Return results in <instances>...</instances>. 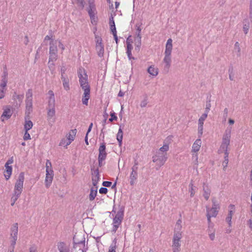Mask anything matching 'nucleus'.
Masks as SVG:
<instances>
[{
    "label": "nucleus",
    "mask_w": 252,
    "mask_h": 252,
    "mask_svg": "<svg viewBox=\"0 0 252 252\" xmlns=\"http://www.w3.org/2000/svg\"><path fill=\"white\" fill-rule=\"evenodd\" d=\"M79 83L84 91L82 101L83 104L87 106L90 98V86L89 84L88 75L84 69H79L78 71Z\"/></svg>",
    "instance_id": "nucleus-1"
},
{
    "label": "nucleus",
    "mask_w": 252,
    "mask_h": 252,
    "mask_svg": "<svg viewBox=\"0 0 252 252\" xmlns=\"http://www.w3.org/2000/svg\"><path fill=\"white\" fill-rule=\"evenodd\" d=\"M48 104L46 107L47 120L48 124L52 126L56 120L55 98L54 92L50 90L48 92Z\"/></svg>",
    "instance_id": "nucleus-2"
},
{
    "label": "nucleus",
    "mask_w": 252,
    "mask_h": 252,
    "mask_svg": "<svg viewBox=\"0 0 252 252\" xmlns=\"http://www.w3.org/2000/svg\"><path fill=\"white\" fill-rule=\"evenodd\" d=\"M231 133V128H227L225 130L224 134L223 135L222 143L219 150L220 152H224V159L222 162V166L223 167V170H224L227 167L228 163L229 153L227 151V148L230 144Z\"/></svg>",
    "instance_id": "nucleus-3"
},
{
    "label": "nucleus",
    "mask_w": 252,
    "mask_h": 252,
    "mask_svg": "<svg viewBox=\"0 0 252 252\" xmlns=\"http://www.w3.org/2000/svg\"><path fill=\"white\" fill-rule=\"evenodd\" d=\"M25 179V176L24 172H21L18 176L15 186L13 193L11 198V205L14 206L15 202L17 200L20 196L23 189V184Z\"/></svg>",
    "instance_id": "nucleus-4"
},
{
    "label": "nucleus",
    "mask_w": 252,
    "mask_h": 252,
    "mask_svg": "<svg viewBox=\"0 0 252 252\" xmlns=\"http://www.w3.org/2000/svg\"><path fill=\"white\" fill-rule=\"evenodd\" d=\"M172 39L169 38L166 42L165 46V50L164 52V57L163 62L164 63V70L166 72L169 71L171 63V52L172 50Z\"/></svg>",
    "instance_id": "nucleus-5"
},
{
    "label": "nucleus",
    "mask_w": 252,
    "mask_h": 252,
    "mask_svg": "<svg viewBox=\"0 0 252 252\" xmlns=\"http://www.w3.org/2000/svg\"><path fill=\"white\" fill-rule=\"evenodd\" d=\"M57 51V41L52 40L50 43V56L48 62L49 66L53 65V62L57 60L58 58Z\"/></svg>",
    "instance_id": "nucleus-6"
},
{
    "label": "nucleus",
    "mask_w": 252,
    "mask_h": 252,
    "mask_svg": "<svg viewBox=\"0 0 252 252\" xmlns=\"http://www.w3.org/2000/svg\"><path fill=\"white\" fill-rule=\"evenodd\" d=\"M167 159V153H161L157 151L152 157L153 161L156 163L158 168L164 165Z\"/></svg>",
    "instance_id": "nucleus-7"
},
{
    "label": "nucleus",
    "mask_w": 252,
    "mask_h": 252,
    "mask_svg": "<svg viewBox=\"0 0 252 252\" xmlns=\"http://www.w3.org/2000/svg\"><path fill=\"white\" fill-rule=\"evenodd\" d=\"M182 237L183 235H179V234H173L172 241L173 252H180Z\"/></svg>",
    "instance_id": "nucleus-8"
},
{
    "label": "nucleus",
    "mask_w": 252,
    "mask_h": 252,
    "mask_svg": "<svg viewBox=\"0 0 252 252\" xmlns=\"http://www.w3.org/2000/svg\"><path fill=\"white\" fill-rule=\"evenodd\" d=\"M124 217V209L121 208L117 213L115 217L113 219V226L112 229V232H116L118 227L121 224L122 221Z\"/></svg>",
    "instance_id": "nucleus-9"
},
{
    "label": "nucleus",
    "mask_w": 252,
    "mask_h": 252,
    "mask_svg": "<svg viewBox=\"0 0 252 252\" xmlns=\"http://www.w3.org/2000/svg\"><path fill=\"white\" fill-rule=\"evenodd\" d=\"M138 162L135 160L133 166L131 167V171L129 175V183L131 186H133L138 178Z\"/></svg>",
    "instance_id": "nucleus-10"
},
{
    "label": "nucleus",
    "mask_w": 252,
    "mask_h": 252,
    "mask_svg": "<svg viewBox=\"0 0 252 252\" xmlns=\"http://www.w3.org/2000/svg\"><path fill=\"white\" fill-rule=\"evenodd\" d=\"M213 204L212 208H210L208 207H206L207 214L211 215L214 217H216L220 208V204L218 203L217 200L213 198L212 200Z\"/></svg>",
    "instance_id": "nucleus-11"
},
{
    "label": "nucleus",
    "mask_w": 252,
    "mask_h": 252,
    "mask_svg": "<svg viewBox=\"0 0 252 252\" xmlns=\"http://www.w3.org/2000/svg\"><path fill=\"white\" fill-rule=\"evenodd\" d=\"M96 38V50L99 57H101L104 53V46L102 43V39L99 37H95Z\"/></svg>",
    "instance_id": "nucleus-12"
},
{
    "label": "nucleus",
    "mask_w": 252,
    "mask_h": 252,
    "mask_svg": "<svg viewBox=\"0 0 252 252\" xmlns=\"http://www.w3.org/2000/svg\"><path fill=\"white\" fill-rule=\"evenodd\" d=\"M207 116L208 114L204 113L201 116L198 120V133L200 136L202 135L203 133L204 122L207 118Z\"/></svg>",
    "instance_id": "nucleus-13"
},
{
    "label": "nucleus",
    "mask_w": 252,
    "mask_h": 252,
    "mask_svg": "<svg viewBox=\"0 0 252 252\" xmlns=\"http://www.w3.org/2000/svg\"><path fill=\"white\" fill-rule=\"evenodd\" d=\"M53 171L52 169H50V172H46L45 183L47 188H48L51 186L53 181Z\"/></svg>",
    "instance_id": "nucleus-14"
},
{
    "label": "nucleus",
    "mask_w": 252,
    "mask_h": 252,
    "mask_svg": "<svg viewBox=\"0 0 252 252\" xmlns=\"http://www.w3.org/2000/svg\"><path fill=\"white\" fill-rule=\"evenodd\" d=\"M92 183L94 187L96 186L99 179H100V175L99 173L98 169L97 168L92 172Z\"/></svg>",
    "instance_id": "nucleus-15"
},
{
    "label": "nucleus",
    "mask_w": 252,
    "mask_h": 252,
    "mask_svg": "<svg viewBox=\"0 0 252 252\" xmlns=\"http://www.w3.org/2000/svg\"><path fill=\"white\" fill-rule=\"evenodd\" d=\"M98 151V158H99L100 159H105L107 156V153L106 152V146L105 143H101Z\"/></svg>",
    "instance_id": "nucleus-16"
},
{
    "label": "nucleus",
    "mask_w": 252,
    "mask_h": 252,
    "mask_svg": "<svg viewBox=\"0 0 252 252\" xmlns=\"http://www.w3.org/2000/svg\"><path fill=\"white\" fill-rule=\"evenodd\" d=\"M89 9L88 10L89 15L96 14V11L94 0H89Z\"/></svg>",
    "instance_id": "nucleus-17"
},
{
    "label": "nucleus",
    "mask_w": 252,
    "mask_h": 252,
    "mask_svg": "<svg viewBox=\"0 0 252 252\" xmlns=\"http://www.w3.org/2000/svg\"><path fill=\"white\" fill-rule=\"evenodd\" d=\"M182 229V220L181 219H179L175 225V227L174 229V234H178L179 235H183V232L181 231Z\"/></svg>",
    "instance_id": "nucleus-18"
},
{
    "label": "nucleus",
    "mask_w": 252,
    "mask_h": 252,
    "mask_svg": "<svg viewBox=\"0 0 252 252\" xmlns=\"http://www.w3.org/2000/svg\"><path fill=\"white\" fill-rule=\"evenodd\" d=\"M77 132L76 129L71 130L67 134L66 137L67 141L66 142L67 145H69L74 140L76 134Z\"/></svg>",
    "instance_id": "nucleus-19"
},
{
    "label": "nucleus",
    "mask_w": 252,
    "mask_h": 252,
    "mask_svg": "<svg viewBox=\"0 0 252 252\" xmlns=\"http://www.w3.org/2000/svg\"><path fill=\"white\" fill-rule=\"evenodd\" d=\"M203 196L206 200H208L211 194V189L208 185L204 184L203 185Z\"/></svg>",
    "instance_id": "nucleus-20"
},
{
    "label": "nucleus",
    "mask_w": 252,
    "mask_h": 252,
    "mask_svg": "<svg viewBox=\"0 0 252 252\" xmlns=\"http://www.w3.org/2000/svg\"><path fill=\"white\" fill-rule=\"evenodd\" d=\"M132 49V45L130 42H128V38H127L126 40V54L129 60H130L131 59H134V58L132 57L131 50Z\"/></svg>",
    "instance_id": "nucleus-21"
},
{
    "label": "nucleus",
    "mask_w": 252,
    "mask_h": 252,
    "mask_svg": "<svg viewBox=\"0 0 252 252\" xmlns=\"http://www.w3.org/2000/svg\"><path fill=\"white\" fill-rule=\"evenodd\" d=\"M11 237L17 238L18 231V224L17 223H14L10 228Z\"/></svg>",
    "instance_id": "nucleus-22"
},
{
    "label": "nucleus",
    "mask_w": 252,
    "mask_h": 252,
    "mask_svg": "<svg viewBox=\"0 0 252 252\" xmlns=\"http://www.w3.org/2000/svg\"><path fill=\"white\" fill-rule=\"evenodd\" d=\"M58 249L60 252H70L69 248L63 242L58 244Z\"/></svg>",
    "instance_id": "nucleus-23"
},
{
    "label": "nucleus",
    "mask_w": 252,
    "mask_h": 252,
    "mask_svg": "<svg viewBox=\"0 0 252 252\" xmlns=\"http://www.w3.org/2000/svg\"><path fill=\"white\" fill-rule=\"evenodd\" d=\"M201 143L202 142L200 139H196L193 144L192 147V152L194 153L198 152L200 150Z\"/></svg>",
    "instance_id": "nucleus-24"
},
{
    "label": "nucleus",
    "mask_w": 252,
    "mask_h": 252,
    "mask_svg": "<svg viewBox=\"0 0 252 252\" xmlns=\"http://www.w3.org/2000/svg\"><path fill=\"white\" fill-rule=\"evenodd\" d=\"M12 112L10 109L9 107H7L5 109H4L1 116V119L2 121H4V118L6 119H9L12 116Z\"/></svg>",
    "instance_id": "nucleus-25"
},
{
    "label": "nucleus",
    "mask_w": 252,
    "mask_h": 252,
    "mask_svg": "<svg viewBox=\"0 0 252 252\" xmlns=\"http://www.w3.org/2000/svg\"><path fill=\"white\" fill-rule=\"evenodd\" d=\"M135 50L139 51L140 49L141 45V35L139 34H137L136 37L135 38Z\"/></svg>",
    "instance_id": "nucleus-26"
},
{
    "label": "nucleus",
    "mask_w": 252,
    "mask_h": 252,
    "mask_svg": "<svg viewBox=\"0 0 252 252\" xmlns=\"http://www.w3.org/2000/svg\"><path fill=\"white\" fill-rule=\"evenodd\" d=\"M5 170L4 172V176L5 179L7 180H8L12 174V167L11 166L9 165H5Z\"/></svg>",
    "instance_id": "nucleus-27"
},
{
    "label": "nucleus",
    "mask_w": 252,
    "mask_h": 252,
    "mask_svg": "<svg viewBox=\"0 0 252 252\" xmlns=\"http://www.w3.org/2000/svg\"><path fill=\"white\" fill-rule=\"evenodd\" d=\"M148 72L153 76H157L158 73V68L154 65H151L147 69Z\"/></svg>",
    "instance_id": "nucleus-28"
},
{
    "label": "nucleus",
    "mask_w": 252,
    "mask_h": 252,
    "mask_svg": "<svg viewBox=\"0 0 252 252\" xmlns=\"http://www.w3.org/2000/svg\"><path fill=\"white\" fill-rule=\"evenodd\" d=\"M85 239L83 240H81L79 242H74V248L77 249L78 248L79 250L81 251V252H84V250L82 249L85 247Z\"/></svg>",
    "instance_id": "nucleus-29"
},
{
    "label": "nucleus",
    "mask_w": 252,
    "mask_h": 252,
    "mask_svg": "<svg viewBox=\"0 0 252 252\" xmlns=\"http://www.w3.org/2000/svg\"><path fill=\"white\" fill-rule=\"evenodd\" d=\"M97 188L96 186L91 189L90 193L89 194V199L90 201H93L94 199L97 194Z\"/></svg>",
    "instance_id": "nucleus-30"
},
{
    "label": "nucleus",
    "mask_w": 252,
    "mask_h": 252,
    "mask_svg": "<svg viewBox=\"0 0 252 252\" xmlns=\"http://www.w3.org/2000/svg\"><path fill=\"white\" fill-rule=\"evenodd\" d=\"M26 113L28 115L32 110V100H26Z\"/></svg>",
    "instance_id": "nucleus-31"
},
{
    "label": "nucleus",
    "mask_w": 252,
    "mask_h": 252,
    "mask_svg": "<svg viewBox=\"0 0 252 252\" xmlns=\"http://www.w3.org/2000/svg\"><path fill=\"white\" fill-rule=\"evenodd\" d=\"M61 79L63 82V86L64 89L66 91H68L70 89L68 78H65L63 75H62V76H61Z\"/></svg>",
    "instance_id": "nucleus-32"
},
{
    "label": "nucleus",
    "mask_w": 252,
    "mask_h": 252,
    "mask_svg": "<svg viewBox=\"0 0 252 252\" xmlns=\"http://www.w3.org/2000/svg\"><path fill=\"white\" fill-rule=\"evenodd\" d=\"M243 30L245 34H247L249 32L250 28V22L248 19H245L243 22Z\"/></svg>",
    "instance_id": "nucleus-33"
},
{
    "label": "nucleus",
    "mask_w": 252,
    "mask_h": 252,
    "mask_svg": "<svg viewBox=\"0 0 252 252\" xmlns=\"http://www.w3.org/2000/svg\"><path fill=\"white\" fill-rule=\"evenodd\" d=\"M123 132L122 129L121 128V126H120L118 132L117 134V139L118 141L119 142V145L120 146H121L122 144V140H123Z\"/></svg>",
    "instance_id": "nucleus-34"
},
{
    "label": "nucleus",
    "mask_w": 252,
    "mask_h": 252,
    "mask_svg": "<svg viewBox=\"0 0 252 252\" xmlns=\"http://www.w3.org/2000/svg\"><path fill=\"white\" fill-rule=\"evenodd\" d=\"M33 126V123L31 120H27L25 119V122L24 124V129L26 131H29Z\"/></svg>",
    "instance_id": "nucleus-35"
},
{
    "label": "nucleus",
    "mask_w": 252,
    "mask_h": 252,
    "mask_svg": "<svg viewBox=\"0 0 252 252\" xmlns=\"http://www.w3.org/2000/svg\"><path fill=\"white\" fill-rule=\"evenodd\" d=\"M234 52L237 54L238 57L241 56V48L240 47V44L238 42H236L234 44Z\"/></svg>",
    "instance_id": "nucleus-36"
},
{
    "label": "nucleus",
    "mask_w": 252,
    "mask_h": 252,
    "mask_svg": "<svg viewBox=\"0 0 252 252\" xmlns=\"http://www.w3.org/2000/svg\"><path fill=\"white\" fill-rule=\"evenodd\" d=\"M169 145L167 143H165L163 144V146L160 147L157 151L161 153H166V152L169 150Z\"/></svg>",
    "instance_id": "nucleus-37"
},
{
    "label": "nucleus",
    "mask_w": 252,
    "mask_h": 252,
    "mask_svg": "<svg viewBox=\"0 0 252 252\" xmlns=\"http://www.w3.org/2000/svg\"><path fill=\"white\" fill-rule=\"evenodd\" d=\"M117 240L115 239L109 248L108 252H116Z\"/></svg>",
    "instance_id": "nucleus-38"
},
{
    "label": "nucleus",
    "mask_w": 252,
    "mask_h": 252,
    "mask_svg": "<svg viewBox=\"0 0 252 252\" xmlns=\"http://www.w3.org/2000/svg\"><path fill=\"white\" fill-rule=\"evenodd\" d=\"M189 192L190 193V196L193 197L195 194V187L193 186L192 182L191 181L189 184Z\"/></svg>",
    "instance_id": "nucleus-39"
},
{
    "label": "nucleus",
    "mask_w": 252,
    "mask_h": 252,
    "mask_svg": "<svg viewBox=\"0 0 252 252\" xmlns=\"http://www.w3.org/2000/svg\"><path fill=\"white\" fill-rule=\"evenodd\" d=\"M109 24H110V29H111V31H116V29L115 27V22L114 21L113 17L112 16H111V17L110 18Z\"/></svg>",
    "instance_id": "nucleus-40"
},
{
    "label": "nucleus",
    "mask_w": 252,
    "mask_h": 252,
    "mask_svg": "<svg viewBox=\"0 0 252 252\" xmlns=\"http://www.w3.org/2000/svg\"><path fill=\"white\" fill-rule=\"evenodd\" d=\"M32 100V90H28L26 93V100Z\"/></svg>",
    "instance_id": "nucleus-41"
},
{
    "label": "nucleus",
    "mask_w": 252,
    "mask_h": 252,
    "mask_svg": "<svg viewBox=\"0 0 252 252\" xmlns=\"http://www.w3.org/2000/svg\"><path fill=\"white\" fill-rule=\"evenodd\" d=\"M211 107V101H207L206 104L204 113L208 114Z\"/></svg>",
    "instance_id": "nucleus-42"
},
{
    "label": "nucleus",
    "mask_w": 252,
    "mask_h": 252,
    "mask_svg": "<svg viewBox=\"0 0 252 252\" xmlns=\"http://www.w3.org/2000/svg\"><path fill=\"white\" fill-rule=\"evenodd\" d=\"M13 97L14 99H17L18 100L19 102V104L22 102V100L24 98L23 95L17 94L16 93L13 95Z\"/></svg>",
    "instance_id": "nucleus-43"
},
{
    "label": "nucleus",
    "mask_w": 252,
    "mask_h": 252,
    "mask_svg": "<svg viewBox=\"0 0 252 252\" xmlns=\"http://www.w3.org/2000/svg\"><path fill=\"white\" fill-rule=\"evenodd\" d=\"M11 240L10 242L11 245H10V249L14 250L15 245L16 244V241L17 240V238H16V237H11Z\"/></svg>",
    "instance_id": "nucleus-44"
},
{
    "label": "nucleus",
    "mask_w": 252,
    "mask_h": 252,
    "mask_svg": "<svg viewBox=\"0 0 252 252\" xmlns=\"http://www.w3.org/2000/svg\"><path fill=\"white\" fill-rule=\"evenodd\" d=\"M90 17L91 23L92 24L95 25L97 23V17L95 16V14L89 15Z\"/></svg>",
    "instance_id": "nucleus-45"
},
{
    "label": "nucleus",
    "mask_w": 252,
    "mask_h": 252,
    "mask_svg": "<svg viewBox=\"0 0 252 252\" xmlns=\"http://www.w3.org/2000/svg\"><path fill=\"white\" fill-rule=\"evenodd\" d=\"M50 169H52V164L49 160H47L46 162V172H50Z\"/></svg>",
    "instance_id": "nucleus-46"
},
{
    "label": "nucleus",
    "mask_w": 252,
    "mask_h": 252,
    "mask_svg": "<svg viewBox=\"0 0 252 252\" xmlns=\"http://www.w3.org/2000/svg\"><path fill=\"white\" fill-rule=\"evenodd\" d=\"M148 103V98L147 96L145 97V98L141 101L140 103V106L142 108L145 107Z\"/></svg>",
    "instance_id": "nucleus-47"
},
{
    "label": "nucleus",
    "mask_w": 252,
    "mask_h": 252,
    "mask_svg": "<svg viewBox=\"0 0 252 252\" xmlns=\"http://www.w3.org/2000/svg\"><path fill=\"white\" fill-rule=\"evenodd\" d=\"M229 208L230 210L228 214L232 216L235 209V206L234 205L231 204L229 206Z\"/></svg>",
    "instance_id": "nucleus-48"
},
{
    "label": "nucleus",
    "mask_w": 252,
    "mask_h": 252,
    "mask_svg": "<svg viewBox=\"0 0 252 252\" xmlns=\"http://www.w3.org/2000/svg\"><path fill=\"white\" fill-rule=\"evenodd\" d=\"M77 1V4L79 7H81V9H83L84 7L85 2L84 0H76Z\"/></svg>",
    "instance_id": "nucleus-49"
},
{
    "label": "nucleus",
    "mask_w": 252,
    "mask_h": 252,
    "mask_svg": "<svg viewBox=\"0 0 252 252\" xmlns=\"http://www.w3.org/2000/svg\"><path fill=\"white\" fill-rule=\"evenodd\" d=\"M23 139L24 140H28L31 139V136L28 131L25 130V132L24 135L23 136Z\"/></svg>",
    "instance_id": "nucleus-50"
},
{
    "label": "nucleus",
    "mask_w": 252,
    "mask_h": 252,
    "mask_svg": "<svg viewBox=\"0 0 252 252\" xmlns=\"http://www.w3.org/2000/svg\"><path fill=\"white\" fill-rule=\"evenodd\" d=\"M110 116H111V118L109 120V121L110 122H112L113 120L116 121L117 120V117L115 115V114L114 112L111 113Z\"/></svg>",
    "instance_id": "nucleus-51"
},
{
    "label": "nucleus",
    "mask_w": 252,
    "mask_h": 252,
    "mask_svg": "<svg viewBox=\"0 0 252 252\" xmlns=\"http://www.w3.org/2000/svg\"><path fill=\"white\" fill-rule=\"evenodd\" d=\"M228 73H229V78L230 80H233L234 79V78H233V69L232 68L231 69H229L228 70Z\"/></svg>",
    "instance_id": "nucleus-52"
},
{
    "label": "nucleus",
    "mask_w": 252,
    "mask_h": 252,
    "mask_svg": "<svg viewBox=\"0 0 252 252\" xmlns=\"http://www.w3.org/2000/svg\"><path fill=\"white\" fill-rule=\"evenodd\" d=\"M107 189L106 188H101L100 189H99V193H101V194H106L107 192Z\"/></svg>",
    "instance_id": "nucleus-53"
},
{
    "label": "nucleus",
    "mask_w": 252,
    "mask_h": 252,
    "mask_svg": "<svg viewBox=\"0 0 252 252\" xmlns=\"http://www.w3.org/2000/svg\"><path fill=\"white\" fill-rule=\"evenodd\" d=\"M228 109L227 108H225L223 110V115L224 120L225 121L226 120L227 115H228Z\"/></svg>",
    "instance_id": "nucleus-54"
},
{
    "label": "nucleus",
    "mask_w": 252,
    "mask_h": 252,
    "mask_svg": "<svg viewBox=\"0 0 252 252\" xmlns=\"http://www.w3.org/2000/svg\"><path fill=\"white\" fill-rule=\"evenodd\" d=\"M192 159H194L195 161V164L196 165L198 164V156L197 154H192Z\"/></svg>",
    "instance_id": "nucleus-55"
},
{
    "label": "nucleus",
    "mask_w": 252,
    "mask_h": 252,
    "mask_svg": "<svg viewBox=\"0 0 252 252\" xmlns=\"http://www.w3.org/2000/svg\"><path fill=\"white\" fill-rule=\"evenodd\" d=\"M112 182L109 181H104L102 183V185L106 187H109L111 186Z\"/></svg>",
    "instance_id": "nucleus-56"
},
{
    "label": "nucleus",
    "mask_w": 252,
    "mask_h": 252,
    "mask_svg": "<svg viewBox=\"0 0 252 252\" xmlns=\"http://www.w3.org/2000/svg\"><path fill=\"white\" fill-rule=\"evenodd\" d=\"M67 141V139H62L61 140V141L60 142V146H68V145L66 144V142Z\"/></svg>",
    "instance_id": "nucleus-57"
},
{
    "label": "nucleus",
    "mask_w": 252,
    "mask_h": 252,
    "mask_svg": "<svg viewBox=\"0 0 252 252\" xmlns=\"http://www.w3.org/2000/svg\"><path fill=\"white\" fill-rule=\"evenodd\" d=\"M232 217V216L228 214L227 217L226 218V221L229 223V226L231 225Z\"/></svg>",
    "instance_id": "nucleus-58"
},
{
    "label": "nucleus",
    "mask_w": 252,
    "mask_h": 252,
    "mask_svg": "<svg viewBox=\"0 0 252 252\" xmlns=\"http://www.w3.org/2000/svg\"><path fill=\"white\" fill-rule=\"evenodd\" d=\"M112 33H113V35L114 36V38L115 39V40L116 41V42L117 43H118V36H117V31L116 30V31H111Z\"/></svg>",
    "instance_id": "nucleus-59"
},
{
    "label": "nucleus",
    "mask_w": 252,
    "mask_h": 252,
    "mask_svg": "<svg viewBox=\"0 0 252 252\" xmlns=\"http://www.w3.org/2000/svg\"><path fill=\"white\" fill-rule=\"evenodd\" d=\"M250 18L252 19V0H250Z\"/></svg>",
    "instance_id": "nucleus-60"
},
{
    "label": "nucleus",
    "mask_w": 252,
    "mask_h": 252,
    "mask_svg": "<svg viewBox=\"0 0 252 252\" xmlns=\"http://www.w3.org/2000/svg\"><path fill=\"white\" fill-rule=\"evenodd\" d=\"M13 162V157H11L6 161L5 165H9V164H12Z\"/></svg>",
    "instance_id": "nucleus-61"
},
{
    "label": "nucleus",
    "mask_w": 252,
    "mask_h": 252,
    "mask_svg": "<svg viewBox=\"0 0 252 252\" xmlns=\"http://www.w3.org/2000/svg\"><path fill=\"white\" fill-rule=\"evenodd\" d=\"M58 44V46L60 48L62 49V51L64 50V45L62 43V42L60 41H57V44Z\"/></svg>",
    "instance_id": "nucleus-62"
},
{
    "label": "nucleus",
    "mask_w": 252,
    "mask_h": 252,
    "mask_svg": "<svg viewBox=\"0 0 252 252\" xmlns=\"http://www.w3.org/2000/svg\"><path fill=\"white\" fill-rule=\"evenodd\" d=\"M209 238L212 240L213 241L215 238V232H212L209 234Z\"/></svg>",
    "instance_id": "nucleus-63"
},
{
    "label": "nucleus",
    "mask_w": 252,
    "mask_h": 252,
    "mask_svg": "<svg viewBox=\"0 0 252 252\" xmlns=\"http://www.w3.org/2000/svg\"><path fill=\"white\" fill-rule=\"evenodd\" d=\"M136 30H137V32L136 33V35L137 34H139L140 35H141V28L139 26H138L137 25H136Z\"/></svg>",
    "instance_id": "nucleus-64"
}]
</instances>
